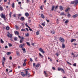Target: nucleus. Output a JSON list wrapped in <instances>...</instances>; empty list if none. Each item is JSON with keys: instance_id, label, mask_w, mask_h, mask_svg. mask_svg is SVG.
Listing matches in <instances>:
<instances>
[{"instance_id": "c03bdc74", "label": "nucleus", "mask_w": 78, "mask_h": 78, "mask_svg": "<svg viewBox=\"0 0 78 78\" xmlns=\"http://www.w3.org/2000/svg\"><path fill=\"white\" fill-rule=\"evenodd\" d=\"M73 66H74V67H76V63H75L73 65Z\"/></svg>"}, {"instance_id": "f704fd0d", "label": "nucleus", "mask_w": 78, "mask_h": 78, "mask_svg": "<svg viewBox=\"0 0 78 78\" xmlns=\"http://www.w3.org/2000/svg\"><path fill=\"white\" fill-rule=\"evenodd\" d=\"M44 74H45V75H46V76H47V73H46V71H44Z\"/></svg>"}, {"instance_id": "7ed1b4c3", "label": "nucleus", "mask_w": 78, "mask_h": 78, "mask_svg": "<svg viewBox=\"0 0 78 78\" xmlns=\"http://www.w3.org/2000/svg\"><path fill=\"white\" fill-rule=\"evenodd\" d=\"M24 46H25V44H24V43H23V44H20V45H19V47L21 48H23Z\"/></svg>"}, {"instance_id": "58836bf2", "label": "nucleus", "mask_w": 78, "mask_h": 78, "mask_svg": "<svg viewBox=\"0 0 78 78\" xmlns=\"http://www.w3.org/2000/svg\"><path fill=\"white\" fill-rule=\"evenodd\" d=\"M26 43L27 44V45H28V46H30V43H29V42H27Z\"/></svg>"}, {"instance_id": "052dcab7", "label": "nucleus", "mask_w": 78, "mask_h": 78, "mask_svg": "<svg viewBox=\"0 0 78 78\" xmlns=\"http://www.w3.org/2000/svg\"><path fill=\"white\" fill-rule=\"evenodd\" d=\"M58 5H57L55 8V9H58Z\"/></svg>"}, {"instance_id": "603ef678", "label": "nucleus", "mask_w": 78, "mask_h": 78, "mask_svg": "<svg viewBox=\"0 0 78 78\" xmlns=\"http://www.w3.org/2000/svg\"><path fill=\"white\" fill-rule=\"evenodd\" d=\"M17 56H20V54H19V53L17 52Z\"/></svg>"}, {"instance_id": "0eeeda50", "label": "nucleus", "mask_w": 78, "mask_h": 78, "mask_svg": "<svg viewBox=\"0 0 78 78\" xmlns=\"http://www.w3.org/2000/svg\"><path fill=\"white\" fill-rule=\"evenodd\" d=\"M7 36L9 37H10V38L12 37V35L11 34H10L9 35V34H7Z\"/></svg>"}, {"instance_id": "e433bc0d", "label": "nucleus", "mask_w": 78, "mask_h": 78, "mask_svg": "<svg viewBox=\"0 0 78 78\" xmlns=\"http://www.w3.org/2000/svg\"><path fill=\"white\" fill-rule=\"evenodd\" d=\"M9 47H12V44H11V43H9Z\"/></svg>"}, {"instance_id": "6e6552de", "label": "nucleus", "mask_w": 78, "mask_h": 78, "mask_svg": "<svg viewBox=\"0 0 78 78\" xmlns=\"http://www.w3.org/2000/svg\"><path fill=\"white\" fill-rule=\"evenodd\" d=\"M21 75H22V76H25V75H25V73H24L23 72H21Z\"/></svg>"}, {"instance_id": "b1692460", "label": "nucleus", "mask_w": 78, "mask_h": 78, "mask_svg": "<svg viewBox=\"0 0 78 78\" xmlns=\"http://www.w3.org/2000/svg\"><path fill=\"white\" fill-rule=\"evenodd\" d=\"M16 34H17V35H19V33L17 31H16L15 32Z\"/></svg>"}, {"instance_id": "bf43d9fd", "label": "nucleus", "mask_w": 78, "mask_h": 78, "mask_svg": "<svg viewBox=\"0 0 78 78\" xmlns=\"http://www.w3.org/2000/svg\"><path fill=\"white\" fill-rule=\"evenodd\" d=\"M21 39H22L23 40L24 38L23 37H21L20 38Z\"/></svg>"}, {"instance_id": "09e8293b", "label": "nucleus", "mask_w": 78, "mask_h": 78, "mask_svg": "<svg viewBox=\"0 0 78 78\" xmlns=\"http://www.w3.org/2000/svg\"><path fill=\"white\" fill-rule=\"evenodd\" d=\"M26 66V63L24 62V63H23V66Z\"/></svg>"}, {"instance_id": "72a5a7b5", "label": "nucleus", "mask_w": 78, "mask_h": 78, "mask_svg": "<svg viewBox=\"0 0 78 78\" xmlns=\"http://www.w3.org/2000/svg\"><path fill=\"white\" fill-rule=\"evenodd\" d=\"M12 7L13 8H14V3H13L12 4Z\"/></svg>"}, {"instance_id": "7c9ffc66", "label": "nucleus", "mask_w": 78, "mask_h": 78, "mask_svg": "<svg viewBox=\"0 0 78 78\" xmlns=\"http://www.w3.org/2000/svg\"><path fill=\"white\" fill-rule=\"evenodd\" d=\"M69 21L68 20H66V21L65 22V23H69Z\"/></svg>"}, {"instance_id": "aec40b11", "label": "nucleus", "mask_w": 78, "mask_h": 78, "mask_svg": "<svg viewBox=\"0 0 78 78\" xmlns=\"http://www.w3.org/2000/svg\"><path fill=\"white\" fill-rule=\"evenodd\" d=\"M23 41H24L23 40L21 39L20 41V44H22V42H23Z\"/></svg>"}, {"instance_id": "473e14b6", "label": "nucleus", "mask_w": 78, "mask_h": 78, "mask_svg": "<svg viewBox=\"0 0 78 78\" xmlns=\"http://www.w3.org/2000/svg\"><path fill=\"white\" fill-rule=\"evenodd\" d=\"M6 30H9V27H6Z\"/></svg>"}, {"instance_id": "69168bd1", "label": "nucleus", "mask_w": 78, "mask_h": 78, "mask_svg": "<svg viewBox=\"0 0 78 78\" xmlns=\"http://www.w3.org/2000/svg\"><path fill=\"white\" fill-rule=\"evenodd\" d=\"M35 65H36V64H35V63H33V66L35 67Z\"/></svg>"}, {"instance_id": "a19ab883", "label": "nucleus", "mask_w": 78, "mask_h": 78, "mask_svg": "<svg viewBox=\"0 0 78 78\" xmlns=\"http://www.w3.org/2000/svg\"><path fill=\"white\" fill-rule=\"evenodd\" d=\"M74 3H75V2H74V1H73V2H71V3H70V4H71V5H72L73 4H74Z\"/></svg>"}, {"instance_id": "f3484780", "label": "nucleus", "mask_w": 78, "mask_h": 78, "mask_svg": "<svg viewBox=\"0 0 78 78\" xmlns=\"http://www.w3.org/2000/svg\"><path fill=\"white\" fill-rule=\"evenodd\" d=\"M25 15L26 17H28L29 16V13H25Z\"/></svg>"}, {"instance_id": "de8ad7c7", "label": "nucleus", "mask_w": 78, "mask_h": 78, "mask_svg": "<svg viewBox=\"0 0 78 78\" xmlns=\"http://www.w3.org/2000/svg\"><path fill=\"white\" fill-rule=\"evenodd\" d=\"M29 0H27L26 1V3H29Z\"/></svg>"}, {"instance_id": "680f3d73", "label": "nucleus", "mask_w": 78, "mask_h": 78, "mask_svg": "<svg viewBox=\"0 0 78 78\" xmlns=\"http://www.w3.org/2000/svg\"><path fill=\"white\" fill-rule=\"evenodd\" d=\"M41 25H43V26H44V27L45 26V25L44 24V23H42Z\"/></svg>"}, {"instance_id": "a18cd8bd", "label": "nucleus", "mask_w": 78, "mask_h": 78, "mask_svg": "<svg viewBox=\"0 0 78 78\" xmlns=\"http://www.w3.org/2000/svg\"><path fill=\"white\" fill-rule=\"evenodd\" d=\"M21 31H25V29H22L21 30Z\"/></svg>"}, {"instance_id": "5fc2aeb1", "label": "nucleus", "mask_w": 78, "mask_h": 78, "mask_svg": "<svg viewBox=\"0 0 78 78\" xmlns=\"http://www.w3.org/2000/svg\"><path fill=\"white\" fill-rule=\"evenodd\" d=\"M40 9L41 10H43V8H42V6H41L40 7Z\"/></svg>"}, {"instance_id": "0e129e2a", "label": "nucleus", "mask_w": 78, "mask_h": 78, "mask_svg": "<svg viewBox=\"0 0 78 78\" xmlns=\"http://www.w3.org/2000/svg\"><path fill=\"white\" fill-rule=\"evenodd\" d=\"M39 26L41 27V28H43V27H42V26H41V25H39Z\"/></svg>"}, {"instance_id": "4c0bfd02", "label": "nucleus", "mask_w": 78, "mask_h": 78, "mask_svg": "<svg viewBox=\"0 0 78 78\" xmlns=\"http://www.w3.org/2000/svg\"><path fill=\"white\" fill-rule=\"evenodd\" d=\"M13 17H16V15L15 14H14L13 15Z\"/></svg>"}, {"instance_id": "ea45409f", "label": "nucleus", "mask_w": 78, "mask_h": 78, "mask_svg": "<svg viewBox=\"0 0 78 78\" xmlns=\"http://www.w3.org/2000/svg\"><path fill=\"white\" fill-rule=\"evenodd\" d=\"M67 64H69V65H72V64H71V63H69V62L68 61H66Z\"/></svg>"}, {"instance_id": "39448f33", "label": "nucleus", "mask_w": 78, "mask_h": 78, "mask_svg": "<svg viewBox=\"0 0 78 78\" xmlns=\"http://www.w3.org/2000/svg\"><path fill=\"white\" fill-rule=\"evenodd\" d=\"M39 50L42 53H45V51H43V49L42 48H39Z\"/></svg>"}, {"instance_id": "774afa93", "label": "nucleus", "mask_w": 78, "mask_h": 78, "mask_svg": "<svg viewBox=\"0 0 78 78\" xmlns=\"http://www.w3.org/2000/svg\"><path fill=\"white\" fill-rule=\"evenodd\" d=\"M5 48H8V46H6L5 47Z\"/></svg>"}, {"instance_id": "c756f323", "label": "nucleus", "mask_w": 78, "mask_h": 78, "mask_svg": "<svg viewBox=\"0 0 78 78\" xmlns=\"http://www.w3.org/2000/svg\"><path fill=\"white\" fill-rule=\"evenodd\" d=\"M51 32L52 34H55V32L54 31H51Z\"/></svg>"}, {"instance_id": "6e6d98bb", "label": "nucleus", "mask_w": 78, "mask_h": 78, "mask_svg": "<svg viewBox=\"0 0 78 78\" xmlns=\"http://www.w3.org/2000/svg\"><path fill=\"white\" fill-rule=\"evenodd\" d=\"M18 4L19 5H21L22 3H21V2H19Z\"/></svg>"}, {"instance_id": "bb28decb", "label": "nucleus", "mask_w": 78, "mask_h": 78, "mask_svg": "<svg viewBox=\"0 0 78 78\" xmlns=\"http://www.w3.org/2000/svg\"><path fill=\"white\" fill-rule=\"evenodd\" d=\"M67 14H68L67 16L68 17H71V15H70V14L68 13Z\"/></svg>"}, {"instance_id": "4be33fe9", "label": "nucleus", "mask_w": 78, "mask_h": 78, "mask_svg": "<svg viewBox=\"0 0 78 78\" xmlns=\"http://www.w3.org/2000/svg\"><path fill=\"white\" fill-rule=\"evenodd\" d=\"M61 72L63 73H65V71H64V70L63 69H62L61 70Z\"/></svg>"}, {"instance_id": "a878e982", "label": "nucleus", "mask_w": 78, "mask_h": 78, "mask_svg": "<svg viewBox=\"0 0 78 78\" xmlns=\"http://www.w3.org/2000/svg\"><path fill=\"white\" fill-rule=\"evenodd\" d=\"M11 53L10 52H9L6 53L7 55H9Z\"/></svg>"}, {"instance_id": "f03ea898", "label": "nucleus", "mask_w": 78, "mask_h": 78, "mask_svg": "<svg viewBox=\"0 0 78 78\" xmlns=\"http://www.w3.org/2000/svg\"><path fill=\"white\" fill-rule=\"evenodd\" d=\"M5 61H6V58H5L3 57V60H2V64L3 67H4V62H5Z\"/></svg>"}, {"instance_id": "49530a36", "label": "nucleus", "mask_w": 78, "mask_h": 78, "mask_svg": "<svg viewBox=\"0 0 78 78\" xmlns=\"http://www.w3.org/2000/svg\"><path fill=\"white\" fill-rule=\"evenodd\" d=\"M30 62H33V59L31 58H30Z\"/></svg>"}, {"instance_id": "2eb2a0df", "label": "nucleus", "mask_w": 78, "mask_h": 78, "mask_svg": "<svg viewBox=\"0 0 78 78\" xmlns=\"http://www.w3.org/2000/svg\"><path fill=\"white\" fill-rule=\"evenodd\" d=\"M62 69V68L58 67V71H60V70H61V71Z\"/></svg>"}, {"instance_id": "c9c22d12", "label": "nucleus", "mask_w": 78, "mask_h": 78, "mask_svg": "<svg viewBox=\"0 0 78 78\" xmlns=\"http://www.w3.org/2000/svg\"><path fill=\"white\" fill-rule=\"evenodd\" d=\"M1 42L2 44H3V43H4V41H3V40H2V39H1Z\"/></svg>"}, {"instance_id": "a211bd4d", "label": "nucleus", "mask_w": 78, "mask_h": 78, "mask_svg": "<svg viewBox=\"0 0 78 78\" xmlns=\"http://www.w3.org/2000/svg\"><path fill=\"white\" fill-rule=\"evenodd\" d=\"M41 17L42 18H43V19H44V18H45V17H44V15H43V14H41Z\"/></svg>"}, {"instance_id": "8fccbe9b", "label": "nucleus", "mask_w": 78, "mask_h": 78, "mask_svg": "<svg viewBox=\"0 0 78 78\" xmlns=\"http://www.w3.org/2000/svg\"><path fill=\"white\" fill-rule=\"evenodd\" d=\"M37 35H39V32L37 31L36 32Z\"/></svg>"}, {"instance_id": "f257e3e1", "label": "nucleus", "mask_w": 78, "mask_h": 78, "mask_svg": "<svg viewBox=\"0 0 78 78\" xmlns=\"http://www.w3.org/2000/svg\"><path fill=\"white\" fill-rule=\"evenodd\" d=\"M1 17L2 18H3L5 20H6V17L5 15L3 14V13H2L1 14Z\"/></svg>"}, {"instance_id": "13d9d810", "label": "nucleus", "mask_w": 78, "mask_h": 78, "mask_svg": "<svg viewBox=\"0 0 78 78\" xmlns=\"http://www.w3.org/2000/svg\"><path fill=\"white\" fill-rule=\"evenodd\" d=\"M18 16H19V17H20L21 16H22L21 14H19Z\"/></svg>"}, {"instance_id": "20e7f679", "label": "nucleus", "mask_w": 78, "mask_h": 78, "mask_svg": "<svg viewBox=\"0 0 78 78\" xmlns=\"http://www.w3.org/2000/svg\"><path fill=\"white\" fill-rule=\"evenodd\" d=\"M59 40L61 42H62V43L64 42V39L63 38L61 37H60L59 38Z\"/></svg>"}, {"instance_id": "393cba45", "label": "nucleus", "mask_w": 78, "mask_h": 78, "mask_svg": "<svg viewBox=\"0 0 78 78\" xmlns=\"http://www.w3.org/2000/svg\"><path fill=\"white\" fill-rule=\"evenodd\" d=\"M62 48H65V44H62Z\"/></svg>"}, {"instance_id": "423d86ee", "label": "nucleus", "mask_w": 78, "mask_h": 78, "mask_svg": "<svg viewBox=\"0 0 78 78\" xmlns=\"http://www.w3.org/2000/svg\"><path fill=\"white\" fill-rule=\"evenodd\" d=\"M28 70H30V69H24V70L25 71V73H26L25 75L26 76H27V75H28Z\"/></svg>"}, {"instance_id": "f8f14e48", "label": "nucleus", "mask_w": 78, "mask_h": 78, "mask_svg": "<svg viewBox=\"0 0 78 78\" xmlns=\"http://www.w3.org/2000/svg\"><path fill=\"white\" fill-rule=\"evenodd\" d=\"M59 9H60L61 11H62L63 10V9H64V8L62 6H60L59 7Z\"/></svg>"}, {"instance_id": "6ab92c4d", "label": "nucleus", "mask_w": 78, "mask_h": 78, "mask_svg": "<svg viewBox=\"0 0 78 78\" xmlns=\"http://www.w3.org/2000/svg\"><path fill=\"white\" fill-rule=\"evenodd\" d=\"M39 66H40V64H37L35 65V67L37 68L39 67Z\"/></svg>"}, {"instance_id": "864d4df0", "label": "nucleus", "mask_w": 78, "mask_h": 78, "mask_svg": "<svg viewBox=\"0 0 78 78\" xmlns=\"http://www.w3.org/2000/svg\"><path fill=\"white\" fill-rule=\"evenodd\" d=\"M16 30H18V29H19V27H18V26H16Z\"/></svg>"}, {"instance_id": "5701e85b", "label": "nucleus", "mask_w": 78, "mask_h": 78, "mask_svg": "<svg viewBox=\"0 0 78 78\" xmlns=\"http://www.w3.org/2000/svg\"><path fill=\"white\" fill-rule=\"evenodd\" d=\"M3 7L2 6H0V10L1 11H2L3 10Z\"/></svg>"}, {"instance_id": "9d476101", "label": "nucleus", "mask_w": 78, "mask_h": 78, "mask_svg": "<svg viewBox=\"0 0 78 78\" xmlns=\"http://www.w3.org/2000/svg\"><path fill=\"white\" fill-rule=\"evenodd\" d=\"M20 20L21 21H23L25 20V18L24 17H21V18L20 19Z\"/></svg>"}, {"instance_id": "79ce46f5", "label": "nucleus", "mask_w": 78, "mask_h": 78, "mask_svg": "<svg viewBox=\"0 0 78 78\" xmlns=\"http://www.w3.org/2000/svg\"><path fill=\"white\" fill-rule=\"evenodd\" d=\"M52 69L53 70H56V68H55V67H52Z\"/></svg>"}, {"instance_id": "4468645a", "label": "nucleus", "mask_w": 78, "mask_h": 78, "mask_svg": "<svg viewBox=\"0 0 78 78\" xmlns=\"http://www.w3.org/2000/svg\"><path fill=\"white\" fill-rule=\"evenodd\" d=\"M70 9V8H67V9L65 10V12H67L68 11H69Z\"/></svg>"}, {"instance_id": "9b49d317", "label": "nucleus", "mask_w": 78, "mask_h": 78, "mask_svg": "<svg viewBox=\"0 0 78 78\" xmlns=\"http://www.w3.org/2000/svg\"><path fill=\"white\" fill-rule=\"evenodd\" d=\"M39 55L41 58L42 59L44 58V56H43V55H42L40 53H39Z\"/></svg>"}, {"instance_id": "2f4dec72", "label": "nucleus", "mask_w": 78, "mask_h": 78, "mask_svg": "<svg viewBox=\"0 0 78 78\" xmlns=\"http://www.w3.org/2000/svg\"><path fill=\"white\" fill-rule=\"evenodd\" d=\"M72 55H73V58H76V56L75 55V54H74L72 53Z\"/></svg>"}, {"instance_id": "412c9836", "label": "nucleus", "mask_w": 78, "mask_h": 78, "mask_svg": "<svg viewBox=\"0 0 78 78\" xmlns=\"http://www.w3.org/2000/svg\"><path fill=\"white\" fill-rule=\"evenodd\" d=\"M77 16H78L77 15H75L73 16V18H75V17H76Z\"/></svg>"}, {"instance_id": "e2e57ef3", "label": "nucleus", "mask_w": 78, "mask_h": 78, "mask_svg": "<svg viewBox=\"0 0 78 78\" xmlns=\"http://www.w3.org/2000/svg\"><path fill=\"white\" fill-rule=\"evenodd\" d=\"M9 59L10 60H11L12 59V57L11 56L10 57Z\"/></svg>"}, {"instance_id": "ddd939ff", "label": "nucleus", "mask_w": 78, "mask_h": 78, "mask_svg": "<svg viewBox=\"0 0 78 78\" xmlns=\"http://www.w3.org/2000/svg\"><path fill=\"white\" fill-rule=\"evenodd\" d=\"M74 2L75 5H76L77 3H78V0L74 1Z\"/></svg>"}, {"instance_id": "c85d7f7f", "label": "nucleus", "mask_w": 78, "mask_h": 78, "mask_svg": "<svg viewBox=\"0 0 78 78\" xmlns=\"http://www.w3.org/2000/svg\"><path fill=\"white\" fill-rule=\"evenodd\" d=\"M25 35L26 36H27V37L28 36H29V34L28 33H26L25 34Z\"/></svg>"}, {"instance_id": "338daca9", "label": "nucleus", "mask_w": 78, "mask_h": 78, "mask_svg": "<svg viewBox=\"0 0 78 78\" xmlns=\"http://www.w3.org/2000/svg\"><path fill=\"white\" fill-rule=\"evenodd\" d=\"M46 20L47 22H48V23L49 22H50L49 20Z\"/></svg>"}, {"instance_id": "37998d69", "label": "nucleus", "mask_w": 78, "mask_h": 78, "mask_svg": "<svg viewBox=\"0 0 78 78\" xmlns=\"http://www.w3.org/2000/svg\"><path fill=\"white\" fill-rule=\"evenodd\" d=\"M14 41H17V38L15 37L14 38Z\"/></svg>"}, {"instance_id": "dca6fc26", "label": "nucleus", "mask_w": 78, "mask_h": 78, "mask_svg": "<svg viewBox=\"0 0 78 78\" xmlns=\"http://www.w3.org/2000/svg\"><path fill=\"white\" fill-rule=\"evenodd\" d=\"M54 9H55V6H53L52 7L51 11H53V10H54Z\"/></svg>"}, {"instance_id": "1a4fd4ad", "label": "nucleus", "mask_w": 78, "mask_h": 78, "mask_svg": "<svg viewBox=\"0 0 78 78\" xmlns=\"http://www.w3.org/2000/svg\"><path fill=\"white\" fill-rule=\"evenodd\" d=\"M61 16H66V14H65L64 12H62L60 13Z\"/></svg>"}, {"instance_id": "4d7b16f0", "label": "nucleus", "mask_w": 78, "mask_h": 78, "mask_svg": "<svg viewBox=\"0 0 78 78\" xmlns=\"http://www.w3.org/2000/svg\"><path fill=\"white\" fill-rule=\"evenodd\" d=\"M22 50H23V51H25V48H22Z\"/></svg>"}, {"instance_id": "cd10ccee", "label": "nucleus", "mask_w": 78, "mask_h": 78, "mask_svg": "<svg viewBox=\"0 0 78 78\" xmlns=\"http://www.w3.org/2000/svg\"><path fill=\"white\" fill-rule=\"evenodd\" d=\"M73 41H76V39H73L71 40V42H73Z\"/></svg>"}, {"instance_id": "3c124183", "label": "nucleus", "mask_w": 78, "mask_h": 78, "mask_svg": "<svg viewBox=\"0 0 78 78\" xmlns=\"http://www.w3.org/2000/svg\"><path fill=\"white\" fill-rule=\"evenodd\" d=\"M11 14H12V12H10L9 14L10 16L11 17Z\"/></svg>"}]
</instances>
